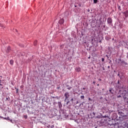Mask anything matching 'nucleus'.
<instances>
[{
  "instance_id": "f257e3e1",
  "label": "nucleus",
  "mask_w": 128,
  "mask_h": 128,
  "mask_svg": "<svg viewBox=\"0 0 128 128\" xmlns=\"http://www.w3.org/2000/svg\"><path fill=\"white\" fill-rule=\"evenodd\" d=\"M64 96H65L64 102H66V100L68 99L70 97V93L68 92H66L64 93Z\"/></svg>"
},
{
  "instance_id": "f03ea898",
  "label": "nucleus",
  "mask_w": 128,
  "mask_h": 128,
  "mask_svg": "<svg viewBox=\"0 0 128 128\" xmlns=\"http://www.w3.org/2000/svg\"><path fill=\"white\" fill-rule=\"evenodd\" d=\"M107 22L109 24H112V18H108L107 20Z\"/></svg>"
},
{
  "instance_id": "7ed1b4c3",
  "label": "nucleus",
  "mask_w": 128,
  "mask_h": 128,
  "mask_svg": "<svg viewBox=\"0 0 128 128\" xmlns=\"http://www.w3.org/2000/svg\"><path fill=\"white\" fill-rule=\"evenodd\" d=\"M6 52H7V54H8V52H10V46H8V48H6Z\"/></svg>"
},
{
  "instance_id": "20e7f679",
  "label": "nucleus",
  "mask_w": 128,
  "mask_h": 128,
  "mask_svg": "<svg viewBox=\"0 0 128 128\" xmlns=\"http://www.w3.org/2000/svg\"><path fill=\"white\" fill-rule=\"evenodd\" d=\"M64 19H60L59 20V24H64Z\"/></svg>"
},
{
  "instance_id": "39448f33",
  "label": "nucleus",
  "mask_w": 128,
  "mask_h": 128,
  "mask_svg": "<svg viewBox=\"0 0 128 128\" xmlns=\"http://www.w3.org/2000/svg\"><path fill=\"white\" fill-rule=\"evenodd\" d=\"M124 16L128 18V11L126 10V12H124Z\"/></svg>"
},
{
  "instance_id": "423d86ee",
  "label": "nucleus",
  "mask_w": 128,
  "mask_h": 128,
  "mask_svg": "<svg viewBox=\"0 0 128 128\" xmlns=\"http://www.w3.org/2000/svg\"><path fill=\"white\" fill-rule=\"evenodd\" d=\"M75 70L77 72H80V68H76Z\"/></svg>"
},
{
  "instance_id": "0eeeda50",
  "label": "nucleus",
  "mask_w": 128,
  "mask_h": 128,
  "mask_svg": "<svg viewBox=\"0 0 128 128\" xmlns=\"http://www.w3.org/2000/svg\"><path fill=\"white\" fill-rule=\"evenodd\" d=\"M118 88H122L120 87V83L119 80H118Z\"/></svg>"
},
{
  "instance_id": "6e6552de",
  "label": "nucleus",
  "mask_w": 128,
  "mask_h": 128,
  "mask_svg": "<svg viewBox=\"0 0 128 128\" xmlns=\"http://www.w3.org/2000/svg\"><path fill=\"white\" fill-rule=\"evenodd\" d=\"M10 64H12V66L14 64V60H10Z\"/></svg>"
},
{
  "instance_id": "1a4fd4ad",
  "label": "nucleus",
  "mask_w": 128,
  "mask_h": 128,
  "mask_svg": "<svg viewBox=\"0 0 128 128\" xmlns=\"http://www.w3.org/2000/svg\"><path fill=\"white\" fill-rule=\"evenodd\" d=\"M120 64H127L126 62H124V60L122 61Z\"/></svg>"
},
{
  "instance_id": "9d476101",
  "label": "nucleus",
  "mask_w": 128,
  "mask_h": 128,
  "mask_svg": "<svg viewBox=\"0 0 128 128\" xmlns=\"http://www.w3.org/2000/svg\"><path fill=\"white\" fill-rule=\"evenodd\" d=\"M37 44H38V40H36L34 42V46H36Z\"/></svg>"
},
{
  "instance_id": "9b49d317",
  "label": "nucleus",
  "mask_w": 128,
  "mask_h": 128,
  "mask_svg": "<svg viewBox=\"0 0 128 128\" xmlns=\"http://www.w3.org/2000/svg\"><path fill=\"white\" fill-rule=\"evenodd\" d=\"M94 4H98V0H94Z\"/></svg>"
},
{
  "instance_id": "f8f14e48",
  "label": "nucleus",
  "mask_w": 128,
  "mask_h": 128,
  "mask_svg": "<svg viewBox=\"0 0 128 128\" xmlns=\"http://www.w3.org/2000/svg\"><path fill=\"white\" fill-rule=\"evenodd\" d=\"M118 9L119 10H122V7H120V6H118Z\"/></svg>"
},
{
  "instance_id": "ddd939ff",
  "label": "nucleus",
  "mask_w": 128,
  "mask_h": 128,
  "mask_svg": "<svg viewBox=\"0 0 128 128\" xmlns=\"http://www.w3.org/2000/svg\"><path fill=\"white\" fill-rule=\"evenodd\" d=\"M58 106H59L60 108H62V104L60 103V104H58Z\"/></svg>"
},
{
  "instance_id": "4468645a",
  "label": "nucleus",
  "mask_w": 128,
  "mask_h": 128,
  "mask_svg": "<svg viewBox=\"0 0 128 128\" xmlns=\"http://www.w3.org/2000/svg\"><path fill=\"white\" fill-rule=\"evenodd\" d=\"M80 98H82V100H84V96H80Z\"/></svg>"
},
{
  "instance_id": "2eb2a0df",
  "label": "nucleus",
  "mask_w": 128,
  "mask_h": 128,
  "mask_svg": "<svg viewBox=\"0 0 128 128\" xmlns=\"http://www.w3.org/2000/svg\"><path fill=\"white\" fill-rule=\"evenodd\" d=\"M123 98H124V100H126V96H123Z\"/></svg>"
},
{
  "instance_id": "dca6fc26",
  "label": "nucleus",
  "mask_w": 128,
  "mask_h": 128,
  "mask_svg": "<svg viewBox=\"0 0 128 128\" xmlns=\"http://www.w3.org/2000/svg\"><path fill=\"white\" fill-rule=\"evenodd\" d=\"M67 90H72V87L68 88Z\"/></svg>"
},
{
  "instance_id": "f3484780",
  "label": "nucleus",
  "mask_w": 128,
  "mask_h": 128,
  "mask_svg": "<svg viewBox=\"0 0 128 128\" xmlns=\"http://www.w3.org/2000/svg\"><path fill=\"white\" fill-rule=\"evenodd\" d=\"M7 120H11L9 118V117L6 118V119Z\"/></svg>"
},
{
  "instance_id": "a211bd4d",
  "label": "nucleus",
  "mask_w": 128,
  "mask_h": 128,
  "mask_svg": "<svg viewBox=\"0 0 128 128\" xmlns=\"http://www.w3.org/2000/svg\"><path fill=\"white\" fill-rule=\"evenodd\" d=\"M70 104V100H68L66 103V104Z\"/></svg>"
},
{
  "instance_id": "6ab92c4d",
  "label": "nucleus",
  "mask_w": 128,
  "mask_h": 128,
  "mask_svg": "<svg viewBox=\"0 0 128 128\" xmlns=\"http://www.w3.org/2000/svg\"><path fill=\"white\" fill-rule=\"evenodd\" d=\"M102 62H104V58H102Z\"/></svg>"
},
{
  "instance_id": "aec40b11",
  "label": "nucleus",
  "mask_w": 128,
  "mask_h": 128,
  "mask_svg": "<svg viewBox=\"0 0 128 128\" xmlns=\"http://www.w3.org/2000/svg\"><path fill=\"white\" fill-rule=\"evenodd\" d=\"M117 98H122V96L119 95V96H117Z\"/></svg>"
},
{
  "instance_id": "412c9836",
  "label": "nucleus",
  "mask_w": 128,
  "mask_h": 128,
  "mask_svg": "<svg viewBox=\"0 0 128 128\" xmlns=\"http://www.w3.org/2000/svg\"><path fill=\"white\" fill-rule=\"evenodd\" d=\"M70 101H71V102H73V101H74V98H72V99L70 100Z\"/></svg>"
},
{
  "instance_id": "4be33fe9",
  "label": "nucleus",
  "mask_w": 128,
  "mask_h": 128,
  "mask_svg": "<svg viewBox=\"0 0 128 128\" xmlns=\"http://www.w3.org/2000/svg\"><path fill=\"white\" fill-rule=\"evenodd\" d=\"M104 118H106V116H104Z\"/></svg>"
},
{
  "instance_id": "5701e85b",
  "label": "nucleus",
  "mask_w": 128,
  "mask_h": 128,
  "mask_svg": "<svg viewBox=\"0 0 128 128\" xmlns=\"http://www.w3.org/2000/svg\"><path fill=\"white\" fill-rule=\"evenodd\" d=\"M109 92H112V90H110Z\"/></svg>"
},
{
  "instance_id": "b1692460",
  "label": "nucleus",
  "mask_w": 128,
  "mask_h": 128,
  "mask_svg": "<svg viewBox=\"0 0 128 128\" xmlns=\"http://www.w3.org/2000/svg\"><path fill=\"white\" fill-rule=\"evenodd\" d=\"M93 114H94V116H96V113L93 112Z\"/></svg>"
},
{
  "instance_id": "393cba45",
  "label": "nucleus",
  "mask_w": 128,
  "mask_h": 128,
  "mask_svg": "<svg viewBox=\"0 0 128 128\" xmlns=\"http://www.w3.org/2000/svg\"><path fill=\"white\" fill-rule=\"evenodd\" d=\"M4 120H6V118H4Z\"/></svg>"
},
{
  "instance_id": "a878e982",
  "label": "nucleus",
  "mask_w": 128,
  "mask_h": 128,
  "mask_svg": "<svg viewBox=\"0 0 128 128\" xmlns=\"http://www.w3.org/2000/svg\"><path fill=\"white\" fill-rule=\"evenodd\" d=\"M102 70H104V68H102Z\"/></svg>"
},
{
  "instance_id": "bb28decb",
  "label": "nucleus",
  "mask_w": 128,
  "mask_h": 128,
  "mask_svg": "<svg viewBox=\"0 0 128 128\" xmlns=\"http://www.w3.org/2000/svg\"><path fill=\"white\" fill-rule=\"evenodd\" d=\"M106 56L108 57V55H106Z\"/></svg>"
},
{
  "instance_id": "cd10ccee",
  "label": "nucleus",
  "mask_w": 128,
  "mask_h": 128,
  "mask_svg": "<svg viewBox=\"0 0 128 128\" xmlns=\"http://www.w3.org/2000/svg\"><path fill=\"white\" fill-rule=\"evenodd\" d=\"M88 58L90 60V56L88 57Z\"/></svg>"
},
{
  "instance_id": "c85d7f7f",
  "label": "nucleus",
  "mask_w": 128,
  "mask_h": 128,
  "mask_svg": "<svg viewBox=\"0 0 128 128\" xmlns=\"http://www.w3.org/2000/svg\"><path fill=\"white\" fill-rule=\"evenodd\" d=\"M108 68H110V66H108Z\"/></svg>"
},
{
  "instance_id": "c756f323",
  "label": "nucleus",
  "mask_w": 128,
  "mask_h": 128,
  "mask_svg": "<svg viewBox=\"0 0 128 128\" xmlns=\"http://www.w3.org/2000/svg\"><path fill=\"white\" fill-rule=\"evenodd\" d=\"M93 84H96V82H93Z\"/></svg>"
},
{
  "instance_id": "7c9ffc66",
  "label": "nucleus",
  "mask_w": 128,
  "mask_h": 128,
  "mask_svg": "<svg viewBox=\"0 0 128 128\" xmlns=\"http://www.w3.org/2000/svg\"><path fill=\"white\" fill-rule=\"evenodd\" d=\"M0 86H2V84H0Z\"/></svg>"
},
{
  "instance_id": "2f4dec72",
  "label": "nucleus",
  "mask_w": 128,
  "mask_h": 128,
  "mask_svg": "<svg viewBox=\"0 0 128 128\" xmlns=\"http://www.w3.org/2000/svg\"><path fill=\"white\" fill-rule=\"evenodd\" d=\"M83 90H86V88H83Z\"/></svg>"
},
{
  "instance_id": "473e14b6",
  "label": "nucleus",
  "mask_w": 128,
  "mask_h": 128,
  "mask_svg": "<svg viewBox=\"0 0 128 128\" xmlns=\"http://www.w3.org/2000/svg\"><path fill=\"white\" fill-rule=\"evenodd\" d=\"M0 82H2V80H0Z\"/></svg>"
},
{
  "instance_id": "72a5a7b5",
  "label": "nucleus",
  "mask_w": 128,
  "mask_h": 128,
  "mask_svg": "<svg viewBox=\"0 0 128 128\" xmlns=\"http://www.w3.org/2000/svg\"><path fill=\"white\" fill-rule=\"evenodd\" d=\"M127 104H128V100L126 102Z\"/></svg>"
},
{
  "instance_id": "f704fd0d",
  "label": "nucleus",
  "mask_w": 128,
  "mask_h": 128,
  "mask_svg": "<svg viewBox=\"0 0 128 128\" xmlns=\"http://www.w3.org/2000/svg\"><path fill=\"white\" fill-rule=\"evenodd\" d=\"M75 8H76V6H75Z\"/></svg>"
},
{
  "instance_id": "c9c22d12",
  "label": "nucleus",
  "mask_w": 128,
  "mask_h": 128,
  "mask_svg": "<svg viewBox=\"0 0 128 128\" xmlns=\"http://www.w3.org/2000/svg\"><path fill=\"white\" fill-rule=\"evenodd\" d=\"M6 100H8V98H6Z\"/></svg>"
},
{
  "instance_id": "e433bc0d",
  "label": "nucleus",
  "mask_w": 128,
  "mask_h": 128,
  "mask_svg": "<svg viewBox=\"0 0 128 128\" xmlns=\"http://www.w3.org/2000/svg\"><path fill=\"white\" fill-rule=\"evenodd\" d=\"M98 86H99V84H98Z\"/></svg>"
}]
</instances>
